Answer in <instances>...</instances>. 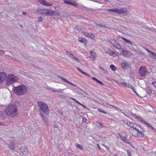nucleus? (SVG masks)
I'll use <instances>...</instances> for the list:
<instances>
[{
    "mask_svg": "<svg viewBox=\"0 0 156 156\" xmlns=\"http://www.w3.org/2000/svg\"><path fill=\"white\" fill-rule=\"evenodd\" d=\"M17 107L14 105H10L5 109V112L7 115L15 117L18 114Z\"/></svg>",
    "mask_w": 156,
    "mask_h": 156,
    "instance_id": "nucleus-1",
    "label": "nucleus"
},
{
    "mask_svg": "<svg viewBox=\"0 0 156 156\" xmlns=\"http://www.w3.org/2000/svg\"><path fill=\"white\" fill-rule=\"evenodd\" d=\"M13 89L14 93L19 95H23L25 94L27 91V87L22 84L14 87Z\"/></svg>",
    "mask_w": 156,
    "mask_h": 156,
    "instance_id": "nucleus-2",
    "label": "nucleus"
},
{
    "mask_svg": "<svg viewBox=\"0 0 156 156\" xmlns=\"http://www.w3.org/2000/svg\"><path fill=\"white\" fill-rule=\"evenodd\" d=\"M126 123L130 127L136 129L138 133L140 135V136L141 137L144 136V130L140 125L136 123H131L128 121H127Z\"/></svg>",
    "mask_w": 156,
    "mask_h": 156,
    "instance_id": "nucleus-3",
    "label": "nucleus"
},
{
    "mask_svg": "<svg viewBox=\"0 0 156 156\" xmlns=\"http://www.w3.org/2000/svg\"><path fill=\"white\" fill-rule=\"evenodd\" d=\"M37 104L38 107L41 111L47 115L49 114V109L47 105L41 102H37Z\"/></svg>",
    "mask_w": 156,
    "mask_h": 156,
    "instance_id": "nucleus-4",
    "label": "nucleus"
},
{
    "mask_svg": "<svg viewBox=\"0 0 156 156\" xmlns=\"http://www.w3.org/2000/svg\"><path fill=\"white\" fill-rule=\"evenodd\" d=\"M18 80V78L12 74H8L6 81V84L8 86L16 82Z\"/></svg>",
    "mask_w": 156,
    "mask_h": 156,
    "instance_id": "nucleus-5",
    "label": "nucleus"
},
{
    "mask_svg": "<svg viewBox=\"0 0 156 156\" xmlns=\"http://www.w3.org/2000/svg\"><path fill=\"white\" fill-rule=\"evenodd\" d=\"M139 73L141 76H145L149 73L145 66H141L139 69Z\"/></svg>",
    "mask_w": 156,
    "mask_h": 156,
    "instance_id": "nucleus-6",
    "label": "nucleus"
},
{
    "mask_svg": "<svg viewBox=\"0 0 156 156\" xmlns=\"http://www.w3.org/2000/svg\"><path fill=\"white\" fill-rule=\"evenodd\" d=\"M109 41L113 45L114 47L119 50L121 48V46L118 42H116L114 40L110 38L108 39Z\"/></svg>",
    "mask_w": 156,
    "mask_h": 156,
    "instance_id": "nucleus-7",
    "label": "nucleus"
},
{
    "mask_svg": "<svg viewBox=\"0 0 156 156\" xmlns=\"http://www.w3.org/2000/svg\"><path fill=\"white\" fill-rule=\"evenodd\" d=\"M19 150V154L21 155L26 154L28 151L27 147L24 146H22Z\"/></svg>",
    "mask_w": 156,
    "mask_h": 156,
    "instance_id": "nucleus-8",
    "label": "nucleus"
},
{
    "mask_svg": "<svg viewBox=\"0 0 156 156\" xmlns=\"http://www.w3.org/2000/svg\"><path fill=\"white\" fill-rule=\"evenodd\" d=\"M122 67L123 69H127L130 66V64L126 61H123L121 63Z\"/></svg>",
    "mask_w": 156,
    "mask_h": 156,
    "instance_id": "nucleus-9",
    "label": "nucleus"
},
{
    "mask_svg": "<svg viewBox=\"0 0 156 156\" xmlns=\"http://www.w3.org/2000/svg\"><path fill=\"white\" fill-rule=\"evenodd\" d=\"M127 12V10L125 8H117V13L119 14H125Z\"/></svg>",
    "mask_w": 156,
    "mask_h": 156,
    "instance_id": "nucleus-10",
    "label": "nucleus"
},
{
    "mask_svg": "<svg viewBox=\"0 0 156 156\" xmlns=\"http://www.w3.org/2000/svg\"><path fill=\"white\" fill-rule=\"evenodd\" d=\"M7 76L6 74L4 72L0 73V83L3 82L5 80Z\"/></svg>",
    "mask_w": 156,
    "mask_h": 156,
    "instance_id": "nucleus-11",
    "label": "nucleus"
},
{
    "mask_svg": "<svg viewBox=\"0 0 156 156\" xmlns=\"http://www.w3.org/2000/svg\"><path fill=\"white\" fill-rule=\"evenodd\" d=\"M52 12V11L51 10H48L46 9H42L39 10L38 12L40 13H42L43 14H45L46 15H49L50 12Z\"/></svg>",
    "mask_w": 156,
    "mask_h": 156,
    "instance_id": "nucleus-12",
    "label": "nucleus"
},
{
    "mask_svg": "<svg viewBox=\"0 0 156 156\" xmlns=\"http://www.w3.org/2000/svg\"><path fill=\"white\" fill-rule=\"evenodd\" d=\"M119 135L120 139L122 140L123 139H126L127 137V135L125 131H122Z\"/></svg>",
    "mask_w": 156,
    "mask_h": 156,
    "instance_id": "nucleus-13",
    "label": "nucleus"
},
{
    "mask_svg": "<svg viewBox=\"0 0 156 156\" xmlns=\"http://www.w3.org/2000/svg\"><path fill=\"white\" fill-rule=\"evenodd\" d=\"M121 53L126 57H129L131 55V53L130 52L124 50L121 51Z\"/></svg>",
    "mask_w": 156,
    "mask_h": 156,
    "instance_id": "nucleus-14",
    "label": "nucleus"
},
{
    "mask_svg": "<svg viewBox=\"0 0 156 156\" xmlns=\"http://www.w3.org/2000/svg\"><path fill=\"white\" fill-rule=\"evenodd\" d=\"M90 53V58L93 60H95L96 58V54L93 50L91 51Z\"/></svg>",
    "mask_w": 156,
    "mask_h": 156,
    "instance_id": "nucleus-15",
    "label": "nucleus"
},
{
    "mask_svg": "<svg viewBox=\"0 0 156 156\" xmlns=\"http://www.w3.org/2000/svg\"><path fill=\"white\" fill-rule=\"evenodd\" d=\"M38 1L41 4L45 6H49L51 5V4L45 2L44 0H38Z\"/></svg>",
    "mask_w": 156,
    "mask_h": 156,
    "instance_id": "nucleus-16",
    "label": "nucleus"
},
{
    "mask_svg": "<svg viewBox=\"0 0 156 156\" xmlns=\"http://www.w3.org/2000/svg\"><path fill=\"white\" fill-rule=\"evenodd\" d=\"M147 51L148 54L151 55L153 58L156 59V54L154 52H153L151 51L148 49H145Z\"/></svg>",
    "mask_w": 156,
    "mask_h": 156,
    "instance_id": "nucleus-17",
    "label": "nucleus"
},
{
    "mask_svg": "<svg viewBox=\"0 0 156 156\" xmlns=\"http://www.w3.org/2000/svg\"><path fill=\"white\" fill-rule=\"evenodd\" d=\"M59 79L62 80L64 82H66V83H68L72 85H73V86H75V85L73 83H71L70 82H69V81H68L67 80H66L65 79L62 77L61 76H59L58 77Z\"/></svg>",
    "mask_w": 156,
    "mask_h": 156,
    "instance_id": "nucleus-18",
    "label": "nucleus"
},
{
    "mask_svg": "<svg viewBox=\"0 0 156 156\" xmlns=\"http://www.w3.org/2000/svg\"><path fill=\"white\" fill-rule=\"evenodd\" d=\"M9 147L10 149L13 150L16 147L15 145L14 144V142L13 141H10V144L9 146Z\"/></svg>",
    "mask_w": 156,
    "mask_h": 156,
    "instance_id": "nucleus-19",
    "label": "nucleus"
},
{
    "mask_svg": "<svg viewBox=\"0 0 156 156\" xmlns=\"http://www.w3.org/2000/svg\"><path fill=\"white\" fill-rule=\"evenodd\" d=\"M135 115H136V119H137L140 122H141L143 123H144L145 124V123H146L147 122H146L144 120L140 117L139 116L137 115H136V114H135Z\"/></svg>",
    "mask_w": 156,
    "mask_h": 156,
    "instance_id": "nucleus-20",
    "label": "nucleus"
},
{
    "mask_svg": "<svg viewBox=\"0 0 156 156\" xmlns=\"http://www.w3.org/2000/svg\"><path fill=\"white\" fill-rule=\"evenodd\" d=\"M64 89H52L51 90L52 91L54 92H58V93H62V92Z\"/></svg>",
    "mask_w": 156,
    "mask_h": 156,
    "instance_id": "nucleus-21",
    "label": "nucleus"
},
{
    "mask_svg": "<svg viewBox=\"0 0 156 156\" xmlns=\"http://www.w3.org/2000/svg\"><path fill=\"white\" fill-rule=\"evenodd\" d=\"M145 124L146 126L151 130L155 131V128L154 127H153L152 125H151L150 124L146 122L145 123Z\"/></svg>",
    "mask_w": 156,
    "mask_h": 156,
    "instance_id": "nucleus-22",
    "label": "nucleus"
},
{
    "mask_svg": "<svg viewBox=\"0 0 156 156\" xmlns=\"http://www.w3.org/2000/svg\"><path fill=\"white\" fill-rule=\"evenodd\" d=\"M9 52L6 51V52L5 51H3L2 49H0V54L2 55H4L7 56L8 55V54L7 53H8Z\"/></svg>",
    "mask_w": 156,
    "mask_h": 156,
    "instance_id": "nucleus-23",
    "label": "nucleus"
},
{
    "mask_svg": "<svg viewBox=\"0 0 156 156\" xmlns=\"http://www.w3.org/2000/svg\"><path fill=\"white\" fill-rule=\"evenodd\" d=\"M92 79L95 80V81H96L99 84H101V85H104V84L101 82V81H99V80L97 79L96 78H95L94 77H92Z\"/></svg>",
    "mask_w": 156,
    "mask_h": 156,
    "instance_id": "nucleus-24",
    "label": "nucleus"
},
{
    "mask_svg": "<svg viewBox=\"0 0 156 156\" xmlns=\"http://www.w3.org/2000/svg\"><path fill=\"white\" fill-rule=\"evenodd\" d=\"M107 10L109 12L117 13V8L108 9Z\"/></svg>",
    "mask_w": 156,
    "mask_h": 156,
    "instance_id": "nucleus-25",
    "label": "nucleus"
},
{
    "mask_svg": "<svg viewBox=\"0 0 156 156\" xmlns=\"http://www.w3.org/2000/svg\"><path fill=\"white\" fill-rule=\"evenodd\" d=\"M66 52L67 54L72 59H73L75 57L73 54L71 53L68 51H66Z\"/></svg>",
    "mask_w": 156,
    "mask_h": 156,
    "instance_id": "nucleus-26",
    "label": "nucleus"
},
{
    "mask_svg": "<svg viewBox=\"0 0 156 156\" xmlns=\"http://www.w3.org/2000/svg\"><path fill=\"white\" fill-rule=\"evenodd\" d=\"M71 99L73 100V101H75L76 103H78L79 104H80V105H81L84 108H87L86 106H84V105H83V104H82L81 103H80L78 101H76L75 99L74 98H71Z\"/></svg>",
    "mask_w": 156,
    "mask_h": 156,
    "instance_id": "nucleus-27",
    "label": "nucleus"
},
{
    "mask_svg": "<svg viewBox=\"0 0 156 156\" xmlns=\"http://www.w3.org/2000/svg\"><path fill=\"white\" fill-rule=\"evenodd\" d=\"M129 83H128L124 81L121 82L120 83V85L122 86H123L125 87H127Z\"/></svg>",
    "mask_w": 156,
    "mask_h": 156,
    "instance_id": "nucleus-28",
    "label": "nucleus"
},
{
    "mask_svg": "<svg viewBox=\"0 0 156 156\" xmlns=\"http://www.w3.org/2000/svg\"><path fill=\"white\" fill-rule=\"evenodd\" d=\"M77 69L80 72V73L83 74H84L86 75H87V76H89V75L87 73H85V72H83L82 70H81L80 68H77Z\"/></svg>",
    "mask_w": 156,
    "mask_h": 156,
    "instance_id": "nucleus-29",
    "label": "nucleus"
},
{
    "mask_svg": "<svg viewBox=\"0 0 156 156\" xmlns=\"http://www.w3.org/2000/svg\"><path fill=\"white\" fill-rule=\"evenodd\" d=\"M85 35L87 37H90L91 38H93V37H92L94 36L92 33H85Z\"/></svg>",
    "mask_w": 156,
    "mask_h": 156,
    "instance_id": "nucleus-30",
    "label": "nucleus"
},
{
    "mask_svg": "<svg viewBox=\"0 0 156 156\" xmlns=\"http://www.w3.org/2000/svg\"><path fill=\"white\" fill-rule=\"evenodd\" d=\"M110 67L113 71H115L117 69V68L113 65H111L110 66Z\"/></svg>",
    "mask_w": 156,
    "mask_h": 156,
    "instance_id": "nucleus-31",
    "label": "nucleus"
},
{
    "mask_svg": "<svg viewBox=\"0 0 156 156\" xmlns=\"http://www.w3.org/2000/svg\"><path fill=\"white\" fill-rule=\"evenodd\" d=\"M70 5H72L73 6H78V4L75 2L73 1H71Z\"/></svg>",
    "mask_w": 156,
    "mask_h": 156,
    "instance_id": "nucleus-32",
    "label": "nucleus"
},
{
    "mask_svg": "<svg viewBox=\"0 0 156 156\" xmlns=\"http://www.w3.org/2000/svg\"><path fill=\"white\" fill-rule=\"evenodd\" d=\"M122 39L125 41H126L127 44H130V45H132L133 44V43L131 42V41L127 40V39L124 38H122Z\"/></svg>",
    "mask_w": 156,
    "mask_h": 156,
    "instance_id": "nucleus-33",
    "label": "nucleus"
},
{
    "mask_svg": "<svg viewBox=\"0 0 156 156\" xmlns=\"http://www.w3.org/2000/svg\"><path fill=\"white\" fill-rule=\"evenodd\" d=\"M79 41L81 43H84L85 41H86V40L85 38H79Z\"/></svg>",
    "mask_w": 156,
    "mask_h": 156,
    "instance_id": "nucleus-34",
    "label": "nucleus"
},
{
    "mask_svg": "<svg viewBox=\"0 0 156 156\" xmlns=\"http://www.w3.org/2000/svg\"><path fill=\"white\" fill-rule=\"evenodd\" d=\"M76 147L77 148H79L81 150L83 149V147L82 146L79 144H76Z\"/></svg>",
    "mask_w": 156,
    "mask_h": 156,
    "instance_id": "nucleus-35",
    "label": "nucleus"
},
{
    "mask_svg": "<svg viewBox=\"0 0 156 156\" xmlns=\"http://www.w3.org/2000/svg\"><path fill=\"white\" fill-rule=\"evenodd\" d=\"M98 111L101 113H104L105 114H107V113L105 111H104L101 108H98Z\"/></svg>",
    "mask_w": 156,
    "mask_h": 156,
    "instance_id": "nucleus-36",
    "label": "nucleus"
},
{
    "mask_svg": "<svg viewBox=\"0 0 156 156\" xmlns=\"http://www.w3.org/2000/svg\"><path fill=\"white\" fill-rule=\"evenodd\" d=\"M71 1H70L69 0H65L64 1V2L66 4H68L69 5H70L71 3Z\"/></svg>",
    "mask_w": 156,
    "mask_h": 156,
    "instance_id": "nucleus-37",
    "label": "nucleus"
},
{
    "mask_svg": "<svg viewBox=\"0 0 156 156\" xmlns=\"http://www.w3.org/2000/svg\"><path fill=\"white\" fill-rule=\"evenodd\" d=\"M76 61L77 62L79 63H80L81 62V60L80 59L76 57H75L73 59Z\"/></svg>",
    "mask_w": 156,
    "mask_h": 156,
    "instance_id": "nucleus-38",
    "label": "nucleus"
},
{
    "mask_svg": "<svg viewBox=\"0 0 156 156\" xmlns=\"http://www.w3.org/2000/svg\"><path fill=\"white\" fill-rule=\"evenodd\" d=\"M76 29L79 31H80L82 29L81 27L78 26H76Z\"/></svg>",
    "mask_w": 156,
    "mask_h": 156,
    "instance_id": "nucleus-39",
    "label": "nucleus"
},
{
    "mask_svg": "<svg viewBox=\"0 0 156 156\" xmlns=\"http://www.w3.org/2000/svg\"><path fill=\"white\" fill-rule=\"evenodd\" d=\"M147 93L150 94H151L152 93L151 90L150 89H149L147 90Z\"/></svg>",
    "mask_w": 156,
    "mask_h": 156,
    "instance_id": "nucleus-40",
    "label": "nucleus"
},
{
    "mask_svg": "<svg viewBox=\"0 0 156 156\" xmlns=\"http://www.w3.org/2000/svg\"><path fill=\"white\" fill-rule=\"evenodd\" d=\"M128 87H129V88H130V89H132V90L133 89V88H134V87H133V86L131 84H129V85H128Z\"/></svg>",
    "mask_w": 156,
    "mask_h": 156,
    "instance_id": "nucleus-41",
    "label": "nucleus"
},
{
    "mask_svg": "<svg viewBox=\"0 0 156 156\" xmlns=\"http://www.w3.org/2000/svg\"><path fill=\"white\" fill-rule=\"evenodd\" d=\"M40 115L43 120L46 118V117L45 116H44L42 113Z\"/></svg>",
    "mask_w": 156,
    "mask_h": 156,
    "instance_id": "nucleus-42",
    "label": "nucleus"
},
{
    "mask_svg": "<svg viewBox=\"0 0 156 156\" xmlns=\"http://www.w3.org/2000/svg\"><path fill=\"white\" fill-rule=\"evenodd\" d=\"M153 85L154 86V87L156 88V82H152V83Z\"/></svg>",
    "mask_w": 156,
    "mask_h": 156,
    "instance_id": "nucleus-43",
    "label": "nucleus"
},
{
    "mask_svg": "<svg viewBox=\"0 0 156 156\" xmlns=\"http://www.w3.org/2000/svg\"><path fill=\"white\" fill-rule=\"evenodd\" d=\"M37 19L39 21H41L43 20V19L40 16L37 17Z\"/></svg>",
    "mask_w": 156,
    "mask_h": 156,
    "instance_id": "nucleus-44",
    "label": "nucleus"
},
{
    "mask_svg": "<svg viewBox=\"0 0 156 156\" xmlns=\"http://www.w3.org/2000/svg\"><path fill=\"white\" fill-rule=\"evenodd\" d=\"M98 123H99L100 125V126L99 127V128H101L103 126L102 124L101 123L99 122H97Z\"/></svg>",
    "mask_w": 156,
    "mask_h": 156,
    "instance_id": "nucleus-45",
    "label": "nucleus"
},
{
    "mask_svg": "<svg viewBox=\"0 0 156 156\" xmlns=\"http://www.w3.org/2000/svg\"><path fill=\"white\" fill-rule=\"evenodd\" d=\"M127 152L128 155L129 156H131L130 153V150H127Z\"/></svg>",
    "mask_w": 156,
    "mask_h": 156,
    "instance_id": "nucleus-46",
    "label": "nucleus"
},
{
    "mask_svg": "<svg viewBox=\"0 0 156 156\" xmlns=\"http://www.w3.org/2000/svg\"><path fill=\"white\" fill-rule=\"evenodd\" d=\"M122 140L124 142H126L128 144H129V142H127V140H126L125 139H123Z\"/></svg>",
    "mask_w": 156,
    "mask_h": 156,
    "instance_id": "nucleus-47",
    "label": "nucleus"
},
{
    "mask_svg": "<svg viewBox=\"0 0 156 156\" xmlns=\"http://www.w3.org/2000/svg\"><path fill=\"white\" fill-rule=\"evenodd\" d=\"M44 122L46 123H47V122H48V119H47V118H46V119H44Z\"/></svg>",
    "mask_w": 156,
    "mask_h": 156,
    "instance_id": "nucleus-48",
    "label": "nucleus"
},
{
    "mask_svg": "<svg viewBox=\"0 0 156 156\" xmlns=\"http://www.w3.org/2000/svg\"><path fill=\"white\" fill-rule=\"evenodd\" d=\"M133 90V91L134 92L135 94H136L138 95V94L135 91V89L134 88H133V89H132Z\"/></svg>",
    "mask_w": 156,
    "mask_h": 156,
    "instance_id": "nucleus-49",
    "label": "nucleus"
},
{
    "mask_svg": "<svg viewBox=\"0 0 156 156\" xmlns=\"http://www.w3.org/2000/svg\"><path fill=\"white\" fill-rule=\"evenodd\" d=\"M105 147L106 150H107V151H109V147L106 146H105Z\"/></svg>",
    "mask_w": 156,
    "mask_h": 156,
    "instance_id": "nucleus-50",
    "label": "nucleus"
},
{
    "mask_svg": "<svg viewBox=\"0 0 156 156\" xmlns=\"http://www.w3.org/2000/svg\"><path fill=\"white\" fill-rule=\"evenodd\" d=\"M98 25L100 26V27H105V25H103L101 24H98Z\"/></svg>",
    "mask_w": 156,
    "mask_h": 156,
    "instance_id": "nucleus-51",
    "label": "nucleus"
},
{
    "mask_svg": "<svg viewBox=\"0 0 156 156\" xmlns=\"http://www.w3.org/2000/svg\"><path fill=\"white\" fill-rule=\"evenodd\" d=\"M55 14L56 15V16H59L60 15V14L58 12H56Z\"/></svg>",
    "mask_w": 156,
    "mask_h": 156,
    "instance_id": "nucleus-52",
    "label": "nucleus"
},
{
    "mask_svg": "<svg viewBox=\"0 0 156 156\" xmlns=\"http://www.w3.org/2000/svg\"><path fill=\"white\" fill-rule=\"evenodd\" d=\"M97 145H98V147L99 148L100 150H101V148L100 147V146L98 144H97Z\"/></svg>",
    "mask_w": 156,
    "mask_h": 156,
    "instance_id": "nucleus-53",
    "label": "nucleus"
},
{
    "mask_svg": "<svg viewBox=\"0 0 156 156\" xmlns=\"http://www.w3.org/2000/svg\"><path fill=\"white\" fill-rule=\"evenodd\" d=\"M23 14L24 15H26L27 14V12H23Z\"/></svg>",
    "mask_w": 156,
    "mask_h": 156,
    "instance_id": "nucleus-54",
    "label": "nucleus"
},
{
    "mask_svg": "<svg viewBox=\"0 0 156 156\" xmlns=\"http://www.w3.org/2000/svg\"><path fill=\"white\" fill-rule=\"evenodd\" d=\"M110 55H111L113 53V51H111V52L110 53H108Z\"/></svg>",
    "mask_w": 156,
    "mask_h": 156,
    "instance_id": "nucleus-55",
    "label": "nucleus"
},
{
    "mask_svg": "<svg viewBox=\"0 0 156 156\" xmlns=\"http://www.w3.org/2000/svg\"><path fill=\"white\" fill-rule=\"evenodd\" d=\"M140 54L141 55H143L144 54V53L142 51H140Z\"/></svg>",
    "mask_w": 156,
    "mask_h": 156,
    "instance_id": "nucleus-56",
    "label": "nucleus"
},
{
    "mask_svg": "<svg viewBox=\"0 0 156 156\" xmlns=\"http://www.w3.org/2000/svg\"><path fill=\"white\" fill-rule=\"evenodd\" d=\"M113 106V107H114V108H116V109H117V108L115 106H113H113Z\"/></svg>",
    "mask_w": 156,
    "mask_h": 156,
    "instance_id": "nucleus-57",
    "label": "nucleus"
},
{
    "mask_svg": "<svg viewBox=\"0 0 156 156\" xmlns=\"http://www.w3.org/2000/svg\"><path fill=\"white\" fill-rule=\"evenodd\" d=\"M14 60L16 61H17V60L16 58H15L14 59Z\"/></svg>",
    "mask_w": 156,
    "mask_h": 156,
    "instance_id": "nucleus-58",
    "label": "nucleus"
},
{
    "mask_svg": "<svg viewBox=\"0 0 156 156\" xmlns=\"http://www.w3.org/2000/svg\"><path fill=\"white\" fill-rule=\"evenodd\" d=\"M103 146H104L105 147V146H106L105 144H103L102 145Z\"/></svg>",
    "mask_w": 156,
    "mask_h": 156,
    "instance_id": "nucleus-59",
    "label": "nucleus"
}]
</instances>
